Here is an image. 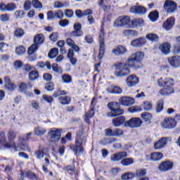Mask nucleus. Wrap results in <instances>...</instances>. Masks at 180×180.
Listing matches in <instances>:
<instances>
[{
	"mask_svg": "<svg viewBox=\"0 0 180 180\" xmlns=\"http://www.w3.org/2000/svg\"><path fill=\"white\" fill-rule=\"evenodd\" d=\"M108 94H115L117 95H122L123 89L117 86H111L106 89Z\"/></svg>",
	"mask_w": 180,
	"mask_h": 180,
	"instance_id": "obj_23",
	"label": "nucleus"
},
{
	"mask_svg": "<svg viewBox=\"0 0 180 180\" xmlns=\"http://www.w3.org/2000/svg\"><path fill=\"white\" fill-rule=\"evenodd\" d=\"M164 8L167 13H174L178 9V6L176 2L172 0H166L164 4Z\"/></svg>",
	"mask_w": 180,
	"mask_h": 180,
	"instance_id": "obj_10",
	"label": "nucleus"
},
{
	"mask_svg": "<svg viewBox=\"0 0 180 180\" xmlns=\"http://www.w3.org/2000/svg\"><path fill=\"white\" fill-rule=\"evenodd\" d=\"M123 130L120 129H114V137H119L120 136H123L124 134Z\"/></svg>",
	"mask_w": 180,
	"mask_h": 180,
	"instance_id": "obj_61",
	"label": "nucleus"
},
{
	"mask_svg": "<svg viewBox=\"0 0 180 180\" xmlns=\"http://www.w3.org/2000/svg\"><path fill=\"white\" fill-rule=\"evenodd\" d=\"M119 102L122 106H131V105H134L136 101L129 96H122L119 99Z\"/></svg>",
	"mask_w": 180,
	"mask_h": 180,
	"instance_id": "obj_14",
	"label": "nucleus"
},
{
	"mask_svg": "<svg viewBox=\"0 0 180 180\" xmlns=\"http://www.w3.org/2000/svg\"><path fill=\"white\" fill-rule=\"evenodd\" d=\"M168 62L169 63L170 65H172V67L178 68L180 64V58L178 56L170 57L168 58Z\"/></svg>",
	"mask_w": 180,
	"mask_h": 180,
	"instance_id": "obj_25",
	"label": "nucleus"
},
{
	"mask_svg": "<svg viewBox=\"0 0 180 180\" xmlns=\"http://www.w3.org/2000/svg\"><path fill=\"white\" fill-rule=\"evenodd\" d=\"M58 55V49L54 48L51 50L49 53V58H56V57Z\"/></svg>",
	"mask_w": 180,
	"mask_h": 180,
	"instance_id": "obj_49",
	"label": "nucleus"
},
{
	"mask_svg": "<svg viewBox=\"0 0 180 180\" xmlns=\"http://www.w3.org/2000/svg\"><path fill=\"white\" fill-rule=\"evenodd\" d=\"M137 34V32L133 30H125L122 32V35L126 37L129 36H136Z\"/></svg>",
	"mask_w": 180,
	"mask_h": 180,
	"instance_id": "obj_44",
	"label": "nucleus"
},
{
	"mask_svg": "<svg viewBox=\"0 0 180 180\" xmlns=\"http://www.w3.org/2000/svg\"><path fill=\"white\" fill-rule=\"evenodd\" d=\"M159 94L165 96H168V95L174 94V89L172 87L163 86V88L160 90Z\"/></svg>",
	"mask_w": 180,
	"mask_h": 180,
	"instance_id": "obj_29",
	"label": "nucleus"
},
{
	"mask_svg": "<svg viewBox=\"0 0 180 180\" xmlns=\"http://www.w3.org/2000/svg\"><path fill=\"white\" fill-rule=\"evenodd\" d=\"M100 41V51L98 54V58L101 60L102 57H103V54L105 53V41Z\"/></svg>",
	"mask_w": 180,
	"mask_h": 180,
	"instance_id": "obj_42",
	"label": "nucleus"
},
{
	"mask_svg": "<svg viewBox=\"0 0 180 180\" xmlns=\"http://www.w3.org/2000/svg\"><path fill=\"white\" fill-rule=\"evenodd\" d=\"M21 176H27L30 179L37 180V175L36 174L29 171V172H21Z\"/></svg>",
	"mask_w": 180,
	"mask_h": 180,
	"instance_id": "obj_34",
	"label": "nucleus"
},
{
	"mask_svg": "<svg viewBox=\"0 0 180 180\" xmlns=\"http://www.w3.org/2000/svg\"><path fill=\"white\" fill-rule=\"evenodd\" d=\"M136 177V174L131 172H128L122 175L121 179L130 180L134 179Z\"/></svg>",
	"mask_w": 180,
	"mask_h": 180,
	"instance_id": "obj_36",
	"label": "nucleus"
},
{
	"mask_svg": "<svg viewBox=\"0 0 180 180\" xmlns=\"http://www.w3.org/2000/svg\"><path fill=\"white\" fill-rule=\"evenodd\" d=\"M131 13L135 15H146L147 13V8L143 6H133L130 8Z\"/></svg>",
	"mask_w": 180,
	"mask_h": 180,
	"instance_id": "obj_15",
	"label": "nucleus"
},
{
	"mask_svg": "<svg viewBox=\"0 0 180 180\" xmlns=\"http://www.w3.org/2000/svg\"><path fill=\"white\" fill-rule=\"evenodd\" d=\"M18 86H19V90L20 91V92H22L23 94H26L27 92V86H28V88H32V86H33V85H32V84H30V82H28L27 84H26L25 82H21L19 84Z\"/></svg>",
	"mask_w": 180,
	"mask_h": 180,
	"instance_id": "obj_31",
	"label": "nucleus"
},
{
	"mask_svg": "<svg viewBox=\"0 0 180 180\" xmlns=\"http://www.w3.org/2000/svg\"><path fill=\"white\" fill-rule=\"evenodd\" d=\"M127 157V153L121 152L111 155V161H120Z\"/></svg>",
	"mask_w": 180,
	"mask_h": 180,
	"instance_id": "obj_26",
	"label": "nucleus"
},
{
	"mask_svg": "<svg viewBox=\"0 0 180 180\" xmlns=\"http://www.w3.org/2000/svg\"><path fill=\"white\" fill-rule=\"evenodd\" d=\"M61 95H67V91L64 90H58L54 91L53 96L54 98H58V96H61Z\"/></svg>",
	"mask_w": 180,
	"mask_h": 180,
	"instance_id": "obj_56",
	"label": "nucleus"
},
{
	"mask_svg": "<svg viewBox=\"0 0 180 180\" xmlns=\"http://www.w3.org/2000/svg\"><path fill=\"white\" fill-rule=\"evenodd\" d=\"M174 25H175V18L170 17L163 22L162 27L165 30H171V29L174 27Z\"/></svg>",
	"mask_w": 180,
	"mask_h": 180,
	"instance_id": "obj_18",
	"label": "nucleus"
},
{
	"mask_svg": "<svg viewBox=\"0 0 180 180\" xmlns=\"http://www.w3.org/2000/svg\"><path fill=\"white\" fill-rule=\"evenodd\" d=\"M43 41H44V35L43 34H38L34 37V44L29 48L28 53L30 54H33L34 51H37L39 49V46L40 44H43Z\"/></svg>",
	"mask_w": 180,
	"mask_h": 180,
	"instance_id": "obj_4",
	"label": "nucleus"
},
{
	"mask_svg": "<svg viewBox=\"0 0 180 180\" xmlns=\"http://www.w3.org/2000/svg\"><path fill=\"white\" fill-rule=\"evenodd\" d=\"M56 18L57 19H63L64 18V13L61 10H58L55 11Z\"/></svg>",
	"mask_w": 180,
	"mask_h": 180,
	"instance_id": "obj_59",
	"label": "nucleus"
},
{
	"mask_svg": "<svg viewBox=\"0 0 180 180\" xmlns=\"http://www.w3.org/2000/svg\"><path fill=\"white\" fill-rule=\"evenodd\" d=\"M13 67L15 70H20V68H22V67H23V62H22L21 60H15L13 63Z\"/></svg>",
	"mask_w": 180,
	"mask_h": 180,
	"instance_id": "obj_48",
	"label": "nucleus"
},
{
	"mask_svg": "<svg viewBox=\"0 0 180 180\" xmlns=\"http://www.w3.org/2000/svg\"><path fill=\"white\" fill-rule=\"evenodd\" d=\"M70 148L72 150V151L76 153V154L77 153H84V148H79V147L77 146V145L75 146L74 145H71Z\"/></svg>",
	"mask_w": 180,
	"mask_h": 180,
	"instance_id": "obj_53",
	"label": "nucleus"
},
{
	"mask_svg": "<svg viewBox=\"0 0 180 180\" xmlns=\"http://www.w3.org/2000/svg\"><path fill=\"white\" fill-rule=\"evenodd\" d=\"M95 106H96V98L94 97L91 99L90 110L89 111V112H85L84 115V119L86 123H89V120L91 119V117H94V115H95Z\"/></svg>",
	"mask_w": 180,
	"mask_h": 180,
	"instance_id": "obj_9",
	"label": "nucleus"
},
{
	"mask_svg": "<svg viewBox=\"0 0 180 180\" xmlns=\"http://www.w3.org/2000/svg\"><path fill=\"white\" fill-rule=\"evenodd\" d=\"M62 79L65 84H70V82L72 81L71 76L68 75H64L62 76Z\"/></svg>",
	"mask_w": 180,
	"mask_h": 180,
	"instance_id": "obj_63",
	"label": "nucleus"
},
{
	"mask_svg": "<svg viewBox=\"0 0 180 180\" xmlns=\"http://www.w3.org/2000/svg\"><path fill=\"white\" fill-rule=\"evenodd\" d=\"M32 5L35 9H41L43 8V4L39 0H33Z\"/></svg>",
	"mask_w": 180,
	"mask_h": 180,
	"instance_id": "obj_50",
	"label": "nucleus"
},
{
	"mask_svg": "<svg viewBox=\"0 0 180 180\" xmlns=\"http://www.w3.org/2000/svg\"><path fill=\"white\" fill-rule=\"evenodd\" d=\"M71 36L74 37H81L84 33L81 31V24L77 23L74 25V31L71 32Z\"/></svg>",
	"mask_w": 180,
	"mask_h": 180,
	"instance_id": "obj_22",
	"label": "nucleus"
},
{
	"mask_svg": "<svg viewBox=\"0 0 180 180\" xmlns=\"http://www.w3.org/2000/svg\"><path fill=\"white\" fill-rule=\"evenodd\" d=\"M10 18H11V15L9 14H7V13L2 14L0 16V20H1V22H8Z\"/></svg>",
	"mask_w": 180,
	"mask_h": 180,
	"instance_id": "obj_62",
	"label": "nucleus"
},
{
	"mask_svg": "<svg viewBox=\"0 0 180 180\" xmlns=\"http://www.w3.org/2000/svg\"><path fill=\"white\" fill-rule=\"evenodd\" d=\"M142 123L143 122L140 118L134 117L126 121L124 126L125 127H131L132 129H134V127H140Z\"/></svg>",
	"mask_w": 180,
	"mask_h": 180,
	"instance_id": "obj_12",
	"label": "nucleus"
},
{
	"mask_svg": "<svg viewBox=\"0 0 180 180\" xmlns=\"http://www.w3.org/2000/svg\"><path fill=\"white\" fill-rule=\"evenodd\" d=\"M122 165L124 167H128V165H131L134 164V160L133 158H127L121 161Z\"/></svg>",
	"mask_w": 180,
	"mask_h": 180,
	"instance_id": "obj_40",
	"label": "nucleus"
},
{
	"mask_svg": "<svg viewBox=\"0 0 180 180\" xmlns=\"http://www.w3.org/2000/svg\"><path fill=\"white\" fill-rule=\"evenodd\" d=\"M46 15L48 20H53V19H56V11H49Z\"/></svg>",
	"mask_w": 180,
	"mask_h": 180,
	"instance_id": "obj_55",
	"label": "nucleus"
},
{
	"mask_svg": "<svg viewBox=\"0 0 180 180\" xmlns=\"http://www.w3.org/2000/svg\"><path fill=\"white\" fill-rule=\"evenodd\" d=\"M159 49L162 51V54L165 56H168L171 53V44L168 42L162 43L160 45Z\"/></svg>",
	"mask_w": 180,
	"mask_h": 180,
	"instance_id": "obj_20",
	"label": "nucleus"
},
{
	"mask_svg": "<svg viewBox=\"0 0 180 180\" xmlns=\"http://www.w3.org/2000/svg\"><path fill=\"white\" fill-rule=\"evenodd\" d=\"M53 71L57 72L58 74H61L63 72V70L61 68L58 67V65L54 63L52 65Z\"/></svg>",
	"mask_w": 180,
	"mask_h": 180,
	"instance_id": "obj_60",
	"label": "nucleus"
},
{
	"mask_svg": "<svg viewBox=\"0 0 180 180\" xmlns=\"http://www.w3.org/2000/svg\"><path fill=\"white\" fill-rule=\"evenodd\" d=\"M173 167H174V163L169 161H165L159 165L158 169L160 171L165 172V171H169V169H172Z\"/></svg>",
	"mask_w": 180,
	"mask_h": 180,
	"instance_id": "obj_17",
	"label": "nucleus"
},
{
	"mask_svg": "<svg viewBox=\"0 0 180 180\" xmlns=\"http://www.w3.org/2000/svg\"><path fill=\"white\" fill-rule=\"evenodd\" d=\"M143 109L144 110H151L153 109V103L150 101H144Z\"/></svg>",
	"mask_w": 180,
	"mask_h": 180,
	"instance_id": "obj_51",
	"label": "nucleus"
},
{
	"mask_svg": "<svg viewBox=\"0 0 180 180\" xmlns=\"http://www.w3.org/2000/svg\"><path fill=\"white\" fill-rule=\"evenodd\" d=\"M4 83H5V88L7 89V91H9L10 92H13L15 89H16V85L13 84L11 79H9L8 77H6L4 78Z\"/></svg>",
	"mask_w": 180,
	"mask_h": 180,
	"instance_id": "obj_19",
	"label": "nucleus"
},
{
	"mask_svg": "<svg viewBox=\"0 0 180 180\" xmlns=\"http://www.w3.org/2000/svg\"><path fill=\"white\" fill-rule=\"evenodd\" d=\"M61 131H63L61 129L52 128L49 129L48 136L50 137L49 140L51 143H57V141H59L60 139H61Z\"/></svg>",
	"mask_w": 180,
	"mask_h": 180,
	"instance_id": "obj_7",
	"label": "nucleus"
},
{
	"mask_svg": "<svg viewBox=\"0 0 180 180\" xmlns=\"http://www.w3.org/2000/svg\"><path fill=\"white\" fill-rule=\"evenodd\" d=\"M114 67L115 68V72H114L115 77H126V75L130 74V67L128 64L117 62L115 63Z\"/></svg>",
	"mask_w": 180,
	"mask_h": 180,
	"instance_id": "obj_1",
	"label": "nucleus"
},
{
	"mask_svg": "<svg viewBox=\"0 0 180 180\" xmlns=\"http://www.w3.org/2000/svg\"><path fill=\"white\" fill-rule=\"evenodd\" d=\"M49 39H50V40H51V41H57V40H58V33L53 32L49 36Z\"/></svg>",
	"mask_w": 180,
	"mask_h": 180,
	"instance_id": "obj_64",
	"label": "nucleus"
},
{
	"mask_svg": "<svg viewBox=\"0 0 180 180\" xmlns=\"http://www.w3.org/2000/svg\"><path fill=\"white\" fill-rule=\"evenodd\" d=\"M39 78V72L37 70H32L29 73L30 81H36Z\"/></svg>",
	"mask_w": 180,
	"mask_h": 180,
	"instance_id": "obj_41",
	"label": "nucleus"
},
{
	"mask_svg": "<svg viewBox=\"0 0 180 180\" xmlns=\"http://www.w3.org/2000/svg\"><path fill=\"white\" fill-rule=\"evenodd\" d=\"M148 18L150 22H157L158 18H160V13L157 11H151L148 15Z\"/></svg>",
	"mask_w": 180,
	"mask_h": 180,
	"instance_id": "obj_33",
	"label": "nucleus"
},
{
	"mask_svg": "<svg viewBox=\"0 0 180 180\" xmlns=\"http://www.w3.org/2000/svg\"><path fill=\"white\" fill-rule=\"evenodd\" d=\"M124 122H126V118H124V117L123 116H121L115 119H113L112 124L113 126H115V127H120V126H122V124H123Z\"/></svg>",
	"mask_w": 180,
	"mask_h": 180,
	"instance_id": "obj_30",
	"label": "nucleus"
},
{
	"mask_svg": "<svg viewBox=\"0 0 180 180\" xmlns=\"http://www.w3.org/2000/svg\"><path fill=\"white\" fill-rule=\"evenodd\" d=\"M30 136H32V132L27 134L25 138H18L16 146L19 147V150L16 151H20V150H22L23 151H30V147H29V145L25 143L27 140H29V139H30Z\"/></svg>",
	"mask_w": 180,
	"mask_h": 180,
	"instance_id": "obj_6",
	"label": "nucleus"
},
{
	"mask_svg": "<svg viewBox=\"0 0 180 180\" xmlns=\"http://www.w3.org/2000/svg\"><path fill=\"white\" fill-rule=\"evenodd\" d=\"M143 58H144V53L137 51L128 58V63H132L134 68H139V66H136V63H141Z\"/></svg>",
	"mask_w": 180,
	"mask_h": 180,
	"instance_id": "obj_8",
	"label": "nucleus"
},
{
	"mask_svg": "<svg viewBox=\"0 0 180 180\" xmlns=\"http://www.w3.org/2000/svg\"><path fill=\"white\" fill-rule=\"evenodd\" d=\"M8 142L5 144L6 148H13L14 151L19 150V146H16L18 143L13 141L16 139V132L13 131H9L8 132Z\"/></svg>",
	"mask_w": 180,
	"mask_h": 180,
	"instance_id": "obj_5",
	"label": "nucleus"
},
{
	"mask_svg": "<svg viewBox=\"0 0 180 180\" xmlns=\"http://www.w3.org/2000/svg\"><path fill=\"white\" fill-rule=\"evenodd\" d=\"M14 36L18 39H20V37H23L25 36V30L22 28H18L14 31Z\"/></svg>",
	"mask_w": 180,
	"mask_h": 180,
	"instance_id": "obj_39",
	"label": "nucleus"
},
{
	"mask_svg": "<svg viewBox=\"0 0 180 180\" xmlns=\"http://www.w3.org/2000/svg\"><path fill=\"white\" fill-rule=\"evenodd\" d=\"M131 29L136 27V26H144V20L141 18H136L133 20H131Z\"/></svg>",
	"mask_w": 180,
	"mask_h": 180,
	"instance_id": "obj_32",
	"label": "nucleus"
},
{
	"mask_svg": "<svg viewBox=\"0 0 180 180\" xmlns=\"http://www.w3.org/2000/svg\"><path fill=\"white\" fill-rule=\"evenodd\" d=\"M34 133L36 136H44L45 133H47V129H46V128L38 127L35 128Z\"/></svg>",
	"mask_w": 180,
	"mask_h": 180,
	"instance_id": "obj_37",
	"label": "nucleus"
},
{
	"mask_svg": "<svg viewBox=\"0 0 180 180\" xmlns=\"http://www.w3.org/2000/svg\"><path fill=\"white\" fill-rule=\"evenodd\" d=\"M176 124V122L172 117L165 118L162 122V127L164 129H174Z\"/></svg>",
	"mask_w": 180,
	"mask_h": 180,
	"instance_id": "obj_13",
	"label": "nucleus"
},
{
	"mask_svg": "<svg viewBox=\"0 0 180 180\" xmlns=\"http://www.w3.org/2000/svg\"><path fill=\"white\" fill-rule=\"evenodd\" d=\"M146 37L148 40H150V41H158V35H157L156 34H148Z\"/></svg>",
	"mask_w": 180,
	"mask_h": 180,
	"instance_id": "obj_45",
	"label": "nucleus"
},
{
	"mask_svg": "<svg viewBox=\"0 0 180 180\" xmlns=\"http://www.w3.org/2000/svg\"><path fill=\"white\" fill-rule=\"evenodd\" d=\"M146 43H147V40L145 38H138L131 41V46L132 47H143Z\"/></svg>",
	"mask_w": 180,
	"mask_h": 180,
	"instance_id": "obj_21",
	"label": "nucleus"
},
{
	"mask_svg": "<svg viewBox=\"0 0 180 180\" xmlns=\"http://www.w3.org/2000/svg\"><path fill=\"white\" fill-rule=\"evenodd\" d=\"M141 117L146 123H150L151 119H153V115L148 112H143L141 114Z\"/></svg>",
	"mask_w": 180,
	"mask_h": 180,
	"instance_id": "obj_43",
	"label": "nucleus"
},
{
	"mask_svg": "<svg viewBox=\"0 0 180 180\" xmlns=\"http://www.w3.org/2000/svg\"><path fill=\"white\" fill-rule=\"evenodd\" d=\"M108 108L110 109V112L107 113L108 117H116L123 115L124 111L120 109V105L117 102H110L108 103Z\"/></svg>",
	"mask_w": 180,
	"mask_h": 180,
	"instance_id": "obj_2",
	"label": "nucleus"
},
{
	"mask_svg": "<svg viewBox=\"0 0 180 180\" xmlns=\"http://www.w3.org/2000/svg\"><path fill=\"white\" fill-rule=\"evenodd\" d=\"M158 85L159 86L172 88V86H174V79L171 77H166L163 79L162 77H161L158 79Z\"/></svg>",
	"mask_w": 180,
	"mask_h": 180,
	"instance_id": "obj_11",
	"label": "nucleus"
},
{
	"mask_svg": "<svg viewBox=\"0 0 180 180\" xmlns=\"http://www.w3.org/2000/svg\"><path fill=\"white\" fill-rule=\"evenodd\" d=\"M164 110V100L161 99L159 100L158 102V105L156 107V112L157 113H160L162 110Z\"/></svg>",
	"mask_w": 180,
	"mask_h": 180,
	"instance_id": "obj_46",
	"label": "nucleus"
},
{
	"mask_svg": "<svg viewBox=\"0 0 180 180\" xmlns=\"http://www.w3.org/2000/svg\"><path fill=\"white\" fill-rule=\"evenodd\" d=\"M15 53L17 56H22L26 53V49L23 46H20L15 49Z\"/></svg>",
	"mask_w": 180,
	"mask_h": 180,
	"instance_id": "obj_47",
	"label": "nucleus"
},
{
	"mask_svg": "<svg viewBox=\"0 0 180 180\" xmlns=\"http://www.w3.org/2000/svg\"><path fill=\"white\" fill-rule=\"evenodd\" d=\"M162 158V153L158 152L151 153L150 156H146V160H151V161H160Z\"/></svg>",
	"mask_w": 180,
	"mask_h": 180,
	"instance_id": "obj_28",
	"label": "nucleus"
},
{
	"mask_svg": "<svg viewBox=\"0 0 180 180\" xmlns=\"http://www.w3.org/2000/svg\"><path fill=\"white\" fill-rule=\"evenodd\" d=\"M167 143H168V138H162L155 143L154 147L155 150H160L164 148V147L167 146Z\"/></svg>",
	"mask_w": 180,
	"mask_h": 180,
	"instance_id": "obj_24",
	"label": "nucleus"
},
{
	"mask_svg": "<svg viewBox=\"0 0 180 180\" xmlns=\"http://www.w3.org/2000/svg\"><path fill=\"white\" fill-rule=\"evenodd\" d=\"M58 101L61 105H68L71 102V97L63 96L58 98Z\"/></svg>",
	"mask_w": 180,
	"mask_h": 180,
	"instance_id": "obj_35",
	"label": "nucleus"
},
{
	"mask_svg": "<svg viewBox=\"0 0 180 180\" xmlns=\"http://www.w3.org/2000/svg\"><path fill=\"white\" fill-rule=\"evenodd\" d=\"M8 48L9 45L8 44H6L4 42L0 43V51H2V53H4V51H8Z\"/></svg>",
	"mask_w": 180,
	"mask_h": 180,
	"instance_id": "obj_57",
	"label": "nucleus"
},
{
	"mask_svg": "<svg viewBox=\"0 0 180 180\" xmlns=\"http://www.w3.org/2000/svg\"><path fill=\"white\" fill-rule=\"evenodd\" d=\"M112 53L115 56H121L122 54H124V53H127V49L125 46L120 45L112 50Z\"/></svg>",
	"mask_w": 180,
	"mask_h": 180,
	"instance_id": "obj_27",
	"label": "nucleus"
},
{
	"mask_svg": "<svg viewBox=\"0 0 180 180\" xmlns=\"http://www.w3.org/2000/svg\"><path fill=\"white\" fill-rule=\"evenodd\" d=\"M128 112H130V113H136L137 112H141V107L139 106H131L128 108Z\"/></svg>",
	"mask_w": 180,
	"mask_h": 180,
	"instance_id": "obj_52",
	"label": "nucleus"
},
{
	"mask_svg": "<svg viewBox=\"0 0 180 180\" xmlns=\"http://www.w3.org/2000/svg\"><path fill=\"white\" fill-rule=\"evenodd\" d=\"M116 141V139L110 138V139H105L102 141V144L106 146V144H112V143H115Z\"/></svg>",
	"mask_w": 180,
	"mask_h": 180,
	"instance_id": "obj_58",
	"label": "nucleus"
},
{
	"mask_svg": "<svg viewBox=\"0 0 180 180\" xmlns=\"http://www.w3.org/2000/svg\"><path fill=\"white\" fill-rule=\"evenodd\" d=\"M127 86L131 88L136 86V84L139 82V77L134 75H131L127 77L126 79Z\"/></svg>",
	"mask_w": 180,
	"mask_h": 180,
	"instance_id": "obj_16",
	"label": "nucleus"
},
{
	"mask_svg": "<svg viewBox=\"0 0 180 180\" xmlns=\"http://www.w3.org/2000/svg\"><path fill=\"white\" fill-rule=\"evenodd\" d=\"M114 27H124L126 26L128 29H131V20L127 15H122L118 17L114 22Z\"/></svg>",
	"mask_w": 180,
	"mask_h": 180,
	"instance_id": "obj_3",
	"label": "nucleus"
},
{
	"mask_svg": "<svg viewBox=\"0 0 180 180\" xmlns=\"http://www.w3.org/2000/svg\"><path fill=\"white\" fill-rule=\"evenodd\" d=\"M16 9V4L13 3H9L7 4L6 12H13Z\"/></svg>",
	"mask_w": 180,
	"mask_h": 180,
	"instance_id": "obj_54",
	"label": "nucleus"
},
{
	"mask_svg": "<svg viewBox=\"0 0 180 180\" xmlns=\"http://www.w3.org/2000/svg\"><path fill=\"white\" fill-rule=\"evenodd\" d=\"M135 176L137 178H141L143 176H146L147 174V169H138L136 171V173L134 174Z\"/></svg>",
	"mask_w": 180,
	"mask_h": 180,
	"instance_id": "obj_38",
	"label": "nucleus"
}]
</instances>
